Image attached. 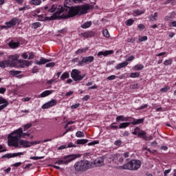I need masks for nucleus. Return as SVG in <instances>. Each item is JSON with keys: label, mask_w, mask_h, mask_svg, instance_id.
<instances>
[{"label": "nucleus", "mask_w": 176, "mask_h": 176, "mask_svg": "<svg viewBox=\"0 0 176 176\" xmlns=\"http://www.w3.org/2000/svg\"><path fill=\"white\" fill-rule=\"evenodd\" d=\"M24 155V153L20 152V153H7L3 156V157H5L6 159H12V157H17L18 156H21Z\"/></svg>", "instance_id": "12"}, {"label": "nucleus", "mask_w": 176, "mask_h": 176, "mask_svg": "<svg viewBox=\"0 0 176 176\" xmlns=\"http://www.w3.org/2000/svg\"><path fill=\"white\" fill-rule=\"evenodd\" d=\"M93 167V162H90L88 160H81L76 162L74 164V168L76 171L78 173H83V171H87V170Z\"/></svg>", "instance_id": "5"}, {"label": "nucleus", "mask_w": 176, "mask_h": 176, "mask_svg": "<svg viewBox=\"0 0 176 176\" xmlns=\"http://www.w3.org/2000/svg\"><path fill=\"white\" fill-rule=\"evenodd\" d=\"M32 160H39L40 159H43V157H31Z\"/></svg>", "instance_id": "59"}, {"label": "nucleus", "mask_w": 176, "mask_h": 176, "mask_svg": "<svg viewBox=\"0 0 176 176\" xmlns=\"http://www.w3.org/2000/svg\"><path fill=\"white\" fill-rule=\"evenodd\" d=\"M54 65H56V63H54V62H52V63L46 64L45 67H46V68H50V67H54Z\"/></svg>", "instance_id": "48"}, {"label": "nucleus", "mask_w": 176, "mask_h": 176, "mask_svg": "<svg viewBox=\"0 0 176 176\" xmlns=\"http://www.w3.org/2000/svg\"><path fill=\"white\" fill-rule=\"evenodd\" d=\"M67 148H76V145L74 144L72 142H70L68 144Z\"/></svg>", "instance_id": "60"}, {"label": "nucleus", "mask_w": 176, "mask_h": 176, "mask_svg": "<svg viewBox=\"0 0 176 176\" xmlns=\"http://www.w3.org/2000/svg\"><path fill=\"white\" fill-rule=\"evenodd\" d=\"M21 57L22 58H25V60H27V58L28 59V52H24L23 54H22Z\"/></svg>", "instance_id": "52"}, {"label": "nucleus", "mask_w": 176, "mask_h": 176, "mask_svg": "<svg viewBox=\"0 0 176 176\" xmlns=\"http://www.w3.org/2000/svg\"><path fill=\"white\" fill-rule=\"evenodd\" d=\"M174 18V15L173 13L170 14V15H167L166 16H165L164 20L165 21H168L170 20H171V19Z\"/></svg>", "instance_id": "38"}, {"label": "nucleus", "mask_w": 176, "mask_h": 176, "mask_svg": "<svg viewBox=\"0 0 176 176\" xmlns=\"http://www.w3.org/2000/svg\"><path fill=\"white\" fill-rule=\"evenodd\" d=\"M8 45L10 47H11V49H16V47H19L20 43H19V42H14L13 41H11Z\"/></svg>", "instance_id": "23"}, {"label": "nucleus", "mask_w": 176, "mask_h": 176, "mask_svg": "<svg viewBox=\"0 0 176 176\" xmlns=\"http://www.w3.org/2000/svg\"><path fill=\"white\" fill-rule=\"evenodd\" d=\"M54 90H46L41 93L40 95L38 96V98H43L45 97H47V96H50V94H53Z\"/></svg>", "instance_id": "16"}, {"label": "nucleus", "mask_w": 176, "mask_h": 176, "mask_svg": "<svg viewBox=\"0 0 176 176\" xmlns=\"http://www.w3.org/2000/svg\"><path fill=\"white\" fill-rule=\"evenodd\" d=\"M115 156H116V154L111 155V157L110 159L112 162H115V163H116V161L118 160V157H116Z\"/></svg>", "instance_id": "53"}, {"label": "nucleus", "mask_w": 176, "mask_h": 176, "mask_svg": "<svg viewBox=\"0 0 176 176\" xmlns=\"http://www.w3.org/2000/svg\"><path fill=\"white\" fill-rule=\"evenodd\" d=\"M8 74L9 75H11V76H16L19 79H21V78H23V75H20V74H21V71L10 70L8 72Z\"/></svg>", "instance_id": "14"}, {"label": "nucleus", "mask_w": 176, "mask_h": 176, "mask_svg": "<svg viewBox=\"0 0 176 176\" xmlns=\"http://www.w3.org/2000/svg\"><path fill=\"white\" fill-rule=\"evenodd\" d=\"M25 137H30L31 140L34 138L33 135H31L30 133L23 132V128H19L18 129L14 131L12 133H10L8 136V146H12L13 148H16V149H21L24 148L21 145V141H28L25 140H20V138H25Z\"/></svg>", "instance_id": "1"}, {"label": "nucleus", "mask_w": 176, "mask_h": 176, "mask_svg": "<svg viewBox=\"0 0 176 176\" xmlns=\"http://www.w3.org/2000/svg\"><path fill=\"white\" fill-rule=\"evenodd\" d=\"M81 36H82L83 38H89V36H90V34L87 32H83L80 34Z\"/></svg>", "instance_id": "46"}, {"label": "nucleus", "mask_w": 176, "mask_h": 176, "mask_svg": "<svg viewBox=\"0 0 176 176\" xmlns=\"http://www.w3.org/2000/svg\"><path fill=\"white\" fill-rule=\"evenodd\" d=\"M138 137H140V138H143V140H146V133H145V131H140L138 133Z\"/></svg>", "instance_id": "28"}, {"label": "nucleus", "mask_w": 176, "mask_h": 176, "mask_svg": "<svg viewBox=\"0 0 176 176\" xmlns=\"http://www.w3.org/2000/svg\"><path fill=\"white\" fill-rule=\"evenodd\" d=\"M150 20L151 21H156L157 20V12H155L153 15L150 16Z\"/></svg>", "instance_id": "34"}, {"label": "nucleus", "mask_w": 176, "mask_h": 176, "mask_svg": "<svg viewBox=\"0 0 176 176\" xmlns=\"http://www.w3.org/2000/svg\"><path fill=\"white\" fill-rule=\"evenodd\" d=\"M68 78H69V73L67 72H64L60 76L62 80H65V79H68Z\"/></svg>", "instance_id": "31"}, {"label": "nucleus", "mask_w": 176, "mask_h": 176, "mask_svg": "<svg viewBox=\"0 0 176 176\" xmlns=\"http://www.w3.org/2000/svg\"><path fill=\"white\" fill-rule=\"evenodd\" d=\"M138 131H140V128L139 127H136L134 129V131L132 132V134H133V135H138Z\"/></svg>", "instance_id": "50"}, {"label": "nucleus", "mask_w": 176, "mask_h": 176, "mask_svg": "<svg viewBox=\"0 0 176 176\" xmlns=\"http://www.w3.org/2000/svg\"><path fill=\"white\" fill-rule=\"evenodd\" d=\"M22 64L25 65L26 67H30V64H31L28 60H23Z\"/></svg>", "instance_id": "56"}, {"label": "nucleus", "mask_w": 176, "mask_h": 176, "mask_svg": "<svg viewBox=\"0 0 176 176\" xmlns=\"http://www.w3.org/2000/svg\"><path fill=\"white\" fill-rule=\"evenodd\" d=\"M40 143L41 140H37L34 142L21 140V145L23 146V148H31V146H32L33 145H38Z\"/></svg>", "instance_id": "9"}, {"label": "nucleus", "mask_w": 176, "mask_h": 176, "mask_svg": "<svg viewBox=\"0 0 176 176\" xmlns=\"http://www.w3.org/2000/svg\"><path fill=\"white\" fill-rule=\"evenodd\" d=\"M115 157L118 158L119 163H123V162L124 160V159L123 158V155H122V154H116Z\"/></svg>", "instance_id": "32"}, {"label": "nucleus", "mask_w": 176, "mask_h": 176, "mask_svg": "<svg viewBox=\"0 0 176 176\" xmlns=\"http://www.w3.org/2000/svg\"><path fill=\"white\" fill-rule=\"evenodd\" d=\"M87 142H89V140L86 139H80L76 141L77 145H85V144H87Z\"/></svg>", "instance_id": "26"}, {"label": "nucleus", "mask_w": 176, "mask_h": 176, "mask_svg": "<svg viewBox=\"0 0 176 176\" xmlns=\"http://www.w3.org/2000/svg\"><path fill=\"white\" fill-rule=\"evenodd\" d=\"M30 5H34L35 6H38L42 3V0H32L30 1Z\"/></svg>", "instance_id": "27"}, {"label": "nucleus", "mask_w": 176, "mask_h": 176, "mask_svg": "<svg viewBox=\"0 0 176 176\" xmlns=\"http://www.w3.org/2000/svg\"><path fill=\"white\" fill-rule=\"evenodd\" d=\"M140 76V73L138 72H133L131 73L130 78H138Z\"/></svg>", "instance_id": "40"}, {"label": "nucleus", "mask_w": 176, "mask_h": 176, "mask_svg": "<svg viewBox=\"0 0 176 176\" xmlns=\"http://www.w3.org/2000/svg\"><path fill=\"white\" fill-rule=\"evenodd\" d=\"M138 28L140 31H142V30H145V25H144L143 24L138 25Z\"/></svg>", "instance_id": "58"}, {"label": "nucleus", "mask_w": 176, "mask_h": 176, "mask_svg": "<svg viewBox=\"0 0 176 176\" xmlns=\"http://www.w3.org/2000/svg\"><path fill=\"white\" fill-rule=\"evenodd\" d=\"M148 41V36H142L139 38V42H145Z\"/></svg>", "instance_id": "47"}, {"label": "nucleus", "mask_w": 176, "mask_h": 176, "mask_svg": "<svg viewBox=\"0 0 176 176\" xmlns=\"http://www.w3.org/2000/svg\"><path fill=\"white\" fill-rule=\"evenodd\" d=\"M141 167V161L140 160H132L129 162L118 167L120 170H130L137 171Z\"/></svg>", "instance_id": "4"}, {"label": "nucleus", "mask_w": 176, "mask_h": 176, "mask_svg": "<svg viewBox=\"0 0 176 176\" xmlns=\"http://www.w3.org/2000/svg\"><path fill=\"white\" fill-rule=\"evenodd\" d=\"M52 61V59H46L43 57H41L39 60H36L35 63L37 64V65H43L44 64H46L47 63H50Z\"/></svg>", "instance_id": "17"}, {"label": "nucleus", "mask_w": 176, "mask_h": 176, "mask_svg": "<svg viewBox=\"0 0 176 176\" xmlns=\"http://www.w3.org/2000/svg\"><path fill=\"white\" fill-rule=\"evenodd\" d=\"M130 119L129 117H124V116H118L116 118V122H127Z\"/></svg>", "instance_id": "20"}, {"label": "nucleus", "mask_w": 176, "mask_h": 176, "mask_svg": "<svg viewBox=\"0 0 176 176\" xmlns=\"http://www.w3.org/2000/svg\"><path fill=\"white\" fill-rule=\"evenodd\" d=\"M80 106V104L76 103V104H74L72 105L71 109H76L77 108H79Z\"/></svg>", "instance_id": "49"}, {"label": "nucleus", "mask_w": 176, "mask_h": 176, "mask_svg": "<svg viewBox=\"0 0 176 176\" xmlns=\"http://www.w3.org/2000/svg\"><path fill=\"white\" fill-rule=\"evenodd\" d=\"M135 57L133 56H131L130 57H129L125 61H126V63L128 61H133V60H134Z\"/></svg>", "instance_id": "64"}, {"label": "nucleus", "mask_w": 176, "mask_h": 176, "mask_svg": "<svg viewBox=\"0 0 176 176\" xmlns=\"http://www.w3.org/2000/svg\"><path fill=\"white\" fill-rule=\"evenodd\" d=\"M41 24L39 22H36L32 23V28H34V30H36V28H38V27H41Z\"/></svg>", "instance_id": "37"}, {"label": "nucleus", "mask_w": 176, "mask_h": 176, "mask_svg": "<svg viewBox=\"0 0 176 176\" xmlns=\"http://www.w3.org/2000/svg\"><path fill=\"white\" fill-rule=\"evenodd\" d=\"M32 127V123L26 124L25 126H23V131H27L28 129H31Z\"/></svg>", "instance_id": "35"}, {"label": "nucleus", "mask_w": 176, "mask_h": 176, "mask_svg": "<svg viewBox=\"0 0 176 176\" xmlns=\"http://www.w3.org/2000/svg\"><path fill=\"white\" fill-rule=\"evenodd\" d=\"M38 21H45L46 20V18L43 15H37Z\"/></svg>", "instance_id": "45"}, {"label": "nucleus", "mask_w": 176, "mask_h": 176, "mask_svg": "<svg viewBox=\"0 0 176 176\" xmlns=\"http://www.w3.org/2000/svg\"><path fill=\"white\" fill-rule=\"evenodd\" d=\"M144 68V65L142 64H138L133 67V71H142Z\"/></svg>", "instance_id": "24"}, {"label": "nucleus", "mask_w": 176, "mask_h": 176, "mask_svg": "<svg viewBox=\"0 0 176 176\" xmlns=\"http://www.w3.org/2000/svg\"><path fill=\"white\" fill-rule=\"evenodd\" d=\"M126 42L128 43H134V42H135V38H128L127 40H126Z\"/></svg>", "instance_id": "55"}, {"label": "nucleus", "mask_w": 176, "mask_h": 176, "mask_svg": "<svg viewBox=\"0 0 176 176\" xmlns=\"http://www.w3.org/2000/svg\"><path fill=\"white\" fill-rule=\"evenodd\" d=\"M71 77L72 78L74 82H77V80H82L84 78L86 77V74L80 75V71L74 69L72 70Z\"/></svg>", "instance_id": "7"}, {"label": "nucleus", "mask_w": 176, "mask_h": 176, "mask_svg": "<svg viewBox=\"0 0 176 176\" xmlns=\"http://www.w3.org/2000/svg\"><path fill=\"white\" fill-rule=\"evenodd\" d=\"M78 155H70L64 157L63 159L59 160L55 162V164H58V166H61V164H68V163H71L75 159H78Z\"/></svg>", "instance_id": "6"}, {"label": "nucleus", "mask_w": 176, "mask_h": 176, "mask_svg": "<svg viewBox=\"0 0 176 176\" xmlns=\"http://www.w3.org/2000/svg\"><path fill=\"white\" fill-rule=\"evenodd\" d=\"M108 80H115L116 79V76L115 75H111L107 77Z\"/></svg>", "instance_id": "54"}, {"label": "nucleus", "mask_w": 176, "mask_h": 176, "mask_svg": "<svg viewBox=\"0 0 176 176\" xmlns=\"http://www.w3.org/2000/svg\"><path fill=\"white\" fill-rule=\"evenodd\" d=\"M114 144L118 146L122 145V140H116Z\"/></svg>", "instance_id": "63"}, {"label": "nucleus", "mask_w": 176, "mask_h": 176, "mask_svg": "<svg viewBox=\"0 0 176 176\" xmlns=\"http://www.w3.org/2000/svg\"><path fill=\"white\" fill-rule=\"evenodd\" d=\"M94 165L95 167H101V166H104V157H100L96 160L94 162Z\"/></svg>", "instance_id": "15"}, {"label": "nucleus", "mask_w": 176, "mask_h": 176, "mask_svg": "<svg viewBox=\"0 0 176 176\" xmlns=\"http://www.w3.org/2000/svg\"><path fill=\"white\" fill-rule=\"evenodd\" d=\"M126 25H128L129 27H130L131 25H133V24H134V20L130 19H128L126 22H125Z\"/></svg>", "instance_id": "36"}, {"label": "nucleus", "mask_w": 176, "mask_h": 176, "mask_svg": "<svg viewBox=\"0 0 176 176\" xmlns=\"http://www.w3.org/2000/svg\"><path fill=\"white\" fill-rule=\"evenodd\" d=\"M55 105H57V100L52 99L47 103L43 104L41 108L42 109H48V108H52V107H55Z\"/></svg>", "instance_id": "11"}, {"label": "nucleus", "mask_w": 176, "mask_h": 176, "mask_svg": "<svg viewBox=\"0 0 176 176\" xmlns=\"http://www.w3.org/2000/svg\"><path fill=\"white\" fill-rule=\"evenodd\" d=\"M94 61V56H89L82 58V60H80L78 62V65H80V67H83L85 64H91Z\"/></svg>", "instance_id": "8"}, {"label": "nucleus", "mask_w": 176, "mask_h": 176, "mask_svg": "<svg viewBox=\"0 0 176 176\" xmlns=\"http://www.w3.org/2000/svg\"><path fill=\"white\" fill-rule=\"evenodd\" d=\"M44 9L45 10H48L50 13H53L54 12H56V10H57V6L53 4L51 7L45 6Z\"/></svg>", "instance_id": "19"}, {"label": "nucleus", "mask_w": 176, "mask_h": 176, "mask_svg": "<svg viewBox=\"0 0 176 176\" xmlns=\"http://www.w3.org/2000/svg\"><path fill=\"white\" fill-rule=\"evenodd\" d=\"M102 34L105 36V38H109V32H108V30H103Z\"/></svg>", "instance_id": "41"}, {"label": "nucleus", "mask_w": 176, "mask_h": 176, "mask_svg": "<svg viewBox=\"0 0 176 176\" xmlns=\"http://www.w3.org/2000/svg\"><path fill=\"white\" fill-rule=\"evenodd\" d=\"M20 58L19 54L10 55L8 60H4L0 61V68H6L8 67L17 68L19 65H17V60Z\"/></svg>", "instance_id": "3"}, {"label": "nucleus", "mask_w": 176, "mask_h": 176, "mask_svg": "<svg viewBox=\"0 0 176 176\" xmlns=\"http://www.w3.org/2000/svg\"><path fill=\"white\" fill-rule=\"evenodd\" d=\"M135 13L138 15V16H140V14H142L144 13L143 11L141 10H135Z\"/></svg>", "instance_id": "62"}, {"label": "nucleus", "mask_w": 176, "mask_h": 176, "mask_svg": "<svg viewBox=\"0 0 176 176\" xmlns=\"http://www.w3.org/2000/svg\"><path fill=\"white\" fill-rule=\"evenodd\" d=\"M27 9H30V7L27 6V4H24L23 7L19 8V11L21 12L23 10H27Z\"/></svg>", "instance_id": "42"}, {"label": "nucleus", "mask_w": 176, "mask_h": 176, "mask_svg": "<svg viewBox=\"0 0 176 176\" xmlns=\"http://www.w3.org/2000/svg\"><path fill=\"white\" fill-rule=\"evenodd\" d=\"M113 50H106V51H100L97 54L98 57H100V56H103L104 57H107L111 54H113Z\"/></svg>", "instance_id": "13"}, {"label": "nucleus", "mask_w": 176, "mask_h": 176, "mask_svg": "<svg viewBox=\"0 0 176 176\" xmlns=\"http://www.w3.org/2000/svg\"><path fill=\"white\" fill-rule=\"evenodd\" d=\"M0 105H3V107H8L9 105V102L5 99L3 97H0Z\"/></svg>", "instance_id": "22"}, {"label": "nucleus", "mask_w": 176, "mask_h": 176, "mask_svg": "<svg viewBox=\"0 0 176 176\" xmlns=\"http://www.w3.org/2000/svg\"><path fill=\"white\" fill-rule=\"evenodd\" d=\"M131 124V122H122L120 124L119 129H126V127H129Z\"/></svg>", "instance_id": "29"}, {"label": "nucleus", "mask_w": 176, "mask_h": 176, "mask_svg": "<svg viewBox=\"0 0 176 176\" xmlns=\"http://www.w3.org/2000/svg\"><path fill=\"white\" fill-rule=\"evenodd\" d=\"M144 118H140V119H135L132 118V120H131V124H133V126H137L138 124H141L144 123Z\"/></svg>", "instance_id": "18"}, {"label": "nucleus", "mask_w": 176, "mask_h": 176, "mask_svg": "<svg viewBox=\"0 0 176 176\" xmlns=\"http://www.w3.org/2000/svg\"><path fill=\"white\" fill-rule=\"evenodd\" d=\"M169 27H176V21H172L169 23Z\"/></svg>", "instance_id": "57"}, {"label": "nucleus", "mask_w": 176, "mask_h": 176, "mask_svg": "<svg viewBox=\"0 0 176 176\" xmlns=\"http://www.w3.org/2000/svg\"><path fill=\"white\" fill-rule=\"evenodd\" d=\"M127 65H129V62L124 61L115 66V68L116 69H122V68H124L125 67H127Z\"/></svg>", "instance_id": "21"}, {"label": "nucleus", "mask_w": 176, "mask_h": 176, "mask_svg": "<svg viewBox=\"0 0 176 176\" xmlns=\"http://www.w3.org/2000/svg\"><path fill=\"white\" fill-rule=\"evenodd\" d=\"M6 92V88L1 87L0 88V94H3Z\"/></svg>", "instance_id": "61"}, {"label": "nucleus", "mask_w": 176, "mask_h": 176, "mask_svg": "<svg viewBox=\"0 0 176 176\" xmlns=\"http://www.w3.org/2000/svg\"><path fill=\"white\" fill-rule=\"evenodd\" d=\"M175 0H167L166 2H165V5H168V3H170L171 5H175Z\"/></svg>", "instance_id": "51"}, {"label": "nucleus", "mask_w": 176, "mask_h": 176, "mask_svg": "<svg viewBox=\"0 0 176 176\" xmlns=\"http://www.w3.org/2000/svg\"><path fill=\"white\" fill-rule=\"evenodd\" d=\"M19 23V19L17 18H13L11 21L6 22V25L2 26V28H12L14 27Z\"/></svg>", "instance_id": "10"}, {"label": "nucleus", "mask_w": 176, "mask_h": 176, "mask_svg": "<svg viewBox=\"0 0 176 176\" xmlns=\"http://www.w3.org/2000/svg\"><path fill=\"white\" fill-rule=\"evenodd\" d=\"M60 9L61 11L60 13L65 12L66 19H69V17H75V16H82V14H86V13H88L89 10H90V6L85 4L72 7L65 6L62 7Z\"/></svg>", "instance_id": "2"}, {"label": "nucleus", "mask_w": 176, "mask_h": 176, "mask_svg": "<svg viewBox=\"0 0 176 176\" xmlns=\"http://www.w3.org/2000/svg\"><path fill=\"white\" fill-rule=\"evenodd\" d=\"M89 50V47L80 48L76 52V54H82L86 53Z\"/></svg>", "instance_id": "25"}, {"label": "nucleus", "mask_w": 176, "mask_h": 176, "mask_svg": "<svg viewBox=\"0 0 176 176\" xmlns=\"http://www.w3.org/2000/svg\"><path fill=\"white\" fill-rule=\"evenodd\" d=\"M28 60H32L35 57V54L34 52H28Z\"/></svg>", "instance_id": "44"}, {"label": "nucleus", "mask_w": 176, "mask_h": 176, "mask_svg": "<svg viewBox=\"0 0 176 176\" xmlns=\"http://www.w3.org/2000/svg\"><path fill=\"white\" fill-rule=\"evenodd\" d=\"M170 86H166V87H164V88H162L161 89H160V91L162 92V93H167V91H168V90H170Z\"/></svg>", "instance_id": "39"}, {"label": "nucleus", "mask_w": 176, "mask_h": 176, "mask_svg": "<svg viewBox=\"0 0 176 176\" xmlns=\"http://www.w3.org/2000/svg\"><path fill=\"white\" fill-rule=\"evenodd\" d=\"M173 64V60L171 59L166 60L164 62V65H171Z\"/></svg>", "instance_id": "43"}, {"label": "nucleus", "mask_w": 176, "mask_h": 176, "mask_svg": "<svg viewBox=\"0 0 176 176\" xmlns=\"http://www.w3.org/2000/svg\"><path fill=\"white\" fill-rule=\"evenodd\" d=\"M91 25V21H87V22L84 23L81 25V28L86 30V28H89Z\"/></svg>", "instance_id": "30"}, {"label": "nucleus", "mask_w": 176, "mask_h": 176, "mask_svg": "<svg viewBox=\"0 0 176 176\" xmlns=\"http://www.w3.org/2000/svg\"><path fill=\"white\" fill-rule=\"evenodd\" d=\"M76 137H77L78 138H82L85 137V133L80 131H78L76 133Z\"/></svg>", "instance_id": "33"}]
</instances>
